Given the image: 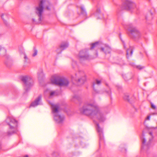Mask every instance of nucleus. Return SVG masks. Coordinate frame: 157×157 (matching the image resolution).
I'll return each mask as SVG.
<instances>
[{"mask_svg":"<svg viewBox=\"0 0 157 157\" xmlns=\"http://www.w3.org/2000/svg\"><path fill=\"white\" fill-rule=\"evenodd\" d=\"M79 110L81 113L87 116L95 117L100 122H104L106 120L105 115L94 99L85 103Z\"/></svg>","mask_w":157,"mask_h":157,"instance_id":"nucleus-1","label":"nucleus"},{"mask_svg":"<svg viewBox=\"0 0 157 157\" xmlns=\"http://www.w3.org/2000/svg\"><path fill=\"white\" fill-rule=\"evenodd\" d=\"M52 6V4L48 1L46 0H40L38 5L36 7L35 10L36 14L39 17V21H41L43 18L44 8L50 10Z\"/></svg>","mask_w":157,"mask_h":157,"instance_id":"nucleus-2","label":"nucleus"},{"mask_svg":"<svg viewBox=\"0 0 157 157\" xmlns=\"http://www.w3.org/2000/svg\"><path fill=\"white\" fill-rule=\"evenodd\" d=\"M52 112L54 115V118L57 123L62 124L63 121L64 117L59 114V106L57 104H51Z\"/></svg>","mask_w":157,"mask_h":157,"instance_id":"nucleus-3","label":"nucleus"},{"mask_svg":"<svg viewBox=\"0 0 157 157\" xmlns=\"http://www.w3.org/2000/svg\"><path fill=\"white\" fill-rule=\"evenodd\" d=\"M51 82L52 84L60 86H67L69 83L67 79L56 75L52 77Z\"/></svg>","mask_w":157,"mask_h":157,"instance_id":"nucleus-4","label":"nucleus"},{"mask_svg":"<svg viewBox=\"0 0 157 157\" xmlns=\"http://www.w3.org/2000/svg\"><path fill=\"white\" fill-rule=\"evenodd\" d=\"M127 29L130 33V36L135 41H137L141 38V33L132 24L128 25Z\"/></svg>","mask_w":157,"mask_h":157,"instance_id":"nucleus-5","label":"nucleus"},{"mask_svg":"<svg viewBox=\"0 0 157 157\" xmlns=\"http://www.w3.org/2000/svg\"><path fill=\"white\" fill-rule=\"evenodd\" d=\"M6 121L10 128V130L6 133L7 135L10 136L15 133L17 131V121L13 118L10 117H7Z\"/></svg>","mask_w":157,"mask_h":157,"instance_id":"nucleus-6","label":"nucleus"},{"mask_svg":"<svg viewBox=\"0 0 157 157\" xmlns=\"http://www.w3.org/2000/svg\"><path fill=\"white\" fill-rule=\"evenodd\" d=\"M21 80L24 84V89L25 91L27 92L33 85V80L30 77L28 76L22 77Z\"/></svg>","mask_w":157,"mask_h":157,"instance_id":"nucleus-7","label":"nucleus"},{"mask_svg":"<svg viewBox=\"0 0 157 157\" xmlns=\"http://www.w3.org/2000/svg\"><path fill=\"white\" fill-rule=\"evenodd\" d=\"M74 79L77 82L78 85L83 84L86 80L84 72L83 71H80L75 74Z\"/></svg>","mask_w":157,"mask_h":157,"instance_id":"nucleus-8","label":"nucleus"},{"mask_svg":"<svg viewBox=\"0 0 157 157\" xmlns=\"http://www.w3.org/2000/svg\"><path fill=\"white\" fill-rule=\"evenodd\" d=\"M135 3L131 0H126L123 5V8L127 10L134 9L136 7Z\"/></svg>","mask_w":157,"mask_h":157,"instance_id":"nucleus-9","label":"nucleus"},{"mask_svg":"<svg viewBox=\"0 0 157 157\" xmlns=\"http://www.w3.org/2000/svg\"><path fill=\"white\" fill-rule=\"evenodd\" d=\"M87 51V49H84L81 50L79 52L78 57L79 60L81 62L82 60H86L88 59L89 56Z\"/></svg>","mask_w":157,"mask_h":157,"instance_id":"nucleus-10","label":"nucleus"},{"mask_svg":"<svg viewBox=\"0 0 157 157\" xmlns=\"http://www.w3.org/2000/svg\"><path fill=\"white\" fill-rule=\"evenodd\" d=\"M96 128L99 134V144H100L101 143L104 142V141L103 129L101 128L100 127L98 123L96 124Z\"/></svg>","mask_w":157,"mask_h":157,"instance_id":"nucleus-11","label":"nucleus"},{"mask_svg":"<svg viewBox=\"0 0 157 157\" xmlns=\"http://www.w3.org/2000/svg\"><path fill=\"white\" fill-rule=\"evenodd\" d=\"M93 3L95 4L96 7V13H95L94 15L96 16H98L101 14V11L100 10V8L101 5L99 2V0H91Z\"/></svg>","mask_w":157,"mask_h":157,"instance_id":"nucleus-12","label":"nucleus"},{"mask_svg":"<svg viewBox=\"0 0 157 157\" xmlns=\"http://www.w3.org/2000/svg\"><path fill=\"white\" fill-rule=\"evenodd\" d=\"M68 43L67 42H64L61 43L60 46V48L56 50L57 53L58 54L61 53L62 51L68 47Z\"/></svg>","mask_w":157,"mask_h":157,"instance_id":"nucleus-13","label":"nucleus"},{"mask_svg":"<svg viewBox=\"0 0 157 157\" xmlns=\"http://www.w3.org/2000/svg\"><path fill=\"white\" fill-rule=\"evenodd\" d=\"M41 96H39L36 98L34 102H32L30 105V106L35 107L38 105L42 104L41 102Z\"/></svg>","mask_w":157,"mask_h":157,"instance_id":"nucleus-14","label":"nucleus"},{"mask_svg":"<svg viewBox=\"0 0 157 157\" xmlns=\"http://www.w3.org/2000/svg\"><path fill=\"white\" fill-rule=\"evenodd\" d=\"M101 51L104 52L105 54H106L110 52L111 49L109 46L105 45L104 47L101 48Z\"/></svg>","mask_w":157,"mask_h":157,"instance_id":"nucleus-15","label":"nucleus"},{"mask_svg":"<svg viewBox=\"0 0 157 157\" xmlns=\"http://www.w3.org/2000/svg\"><path fill=\"white\" fill-rule=\"evenodd\" d=\"M6 49L4 47L0 46V56H3L6 55Z\"/></svg>","mask_w":157,"mask_h":157,"instance_id":"nucleus-16","label":"nucleus"},{"mask_svg":"<svg viewBox=\"0 0 157 157\" xmlns=\"http://www.w3.org/2000/svg\"><path fill=\"white\" fill-rule=\"evenodd\" d=\"M142 136H143V137L141 138L142 142V145L141 147V149H144L145 147H146L147 148V145H146L145 144L146 140L145 139L144 137V135L143 133L142 134Z\"/></svg>","mask_w":157,"mask_h":157,"instance_id":"nucleus-17","label":"nucleus"},{"mask_svg":"<svg viewBox=\"0 0 157 157\" xmlns=\"http://www.w3.org/2000/svg\"><path fill=\"white\" fill-rule=\"evenodd\" d=\"M80 97L78 96L75 95L71 99V101L74 102H76L77 101H80Z\"/></svg>","mask_w":157,"mask_h":157,"instance_id":"nucleus-18","label":"nucleus"},{"mask_svg":"<svg viewBox=\"0 0 157 157\" xmlns=\"http://www.w3.org/2000/svg\"><path fill=\"white\" fill-rule=\"evenodd\" d=\"M133 50L132 48H130L127 50V58L128 59L129 56H131L133 53Z\"/></svg>","mask_w":157,"mask_h":157,"instance_id":"nucleus-19","label":"nucleus"},{"mask_svg":"<svg viewBox=\"0 0 157 157\" xmlns=\"http://www.w3.org/2000/svg\"><path fill=\"white\" fill-rule=\"evenodd\" d=\"M37 74L39 79H41L43 78L44 75L42 70H40L38 72Z\"/></svg>","mask_w":157,"mask_h":157,"instance_id":"nucleus-20","label":"nucleus"},{"mask_svg":"<svg viewBox=\"0 0 157 157\" xmlns=\"http://www.w3.org/2000/svg\"><path fill=\"white\" fill-rule=\"evenodd\" d=\"M5 64L7 67H10L13 64V62L11 60H7L5 62Z\"/></svg>","mask_w":157,"mask_h":157,"instance_id":"nucleus-21","label":"nucleus"},{"mask_svg":"<svg viewBox=\"0 0 157 157\" xmlns=\"http://www.w3.org/2000/svg\"><path fill=\"white\" fill-rule=\"evenodd\" d=\"M99 42H96L95 43L92 44L90 45V49L92 50L94 48L97 47L98 45Z\"/></svg>","mask_w":157,"mask_h":157,"instance_id":"nucleus-22","label":"nucleus"},{"mask_svg":"<svg viewBox=\"0 0 157 157\" xmlns=\"http://www.w3.org/2000/svg\"><path fill=\"white\" fill-rule=\"evenodd\" d=\"M101 83V81L100 80H98L97 79L96 80V81L93 82V87L94 89V90L95 86V85H99Z\"/></svg>","mask_w":157,"mask_h":157,"instance_id":"nucleus-23","label":"nucleus"},{"mask_svg":"<svg viewBox=\"0 0 157 157\" xmlns=\"http://www.w3.org/2000/svg\"><path fill=\"white\" fill-rule=\"evenodd\" d=\"M80 8L81 10V13L84 16H86V13L84 6H81Z\"/></svg>","mask_w":157,"mask_h":157,"instance_id":"nucleus-24","label":"nucleus"},{"mask_svg":"<svg viewBox=\"0 0 157 157\" xmlns=\"http://www.w3.org/2000/svg\"><path fill=\"white\" fill-rule=\"evenodd\" d=\"M105 92L110 97V99H112L111 97V91L109 88H108L107 90H105Z\"/></svg>","mask_w":157,"mask_h":157,"instance_id":"nucleus-25","label":"nucleus"},{"mask_svg":"<svg viewBox=\"0 0 157 157\" xmlns=\"http://www.w3.org/2000/svg\"><path fill=\"white\" fill-rule=\"evenodd\" d=\"M134 63L131 64V65L134 67H135L136 68L139 70H141L144 68V67L141 66L140 65L135 66Z\"/></svg>","mask_w":157,"mask_h":157,"instance_id":"nucleus-26","label":"nucleus"},{"mask_svg":"<svg viewBox=\"0 0 157 157\" xmlns=\"http://www.w3.org/2000/svg\"><path fill=\"white\" fill-rule=\"evenodd\" d=\"M57 95H58V94L57 93L56 91H52L50 93L49 97L52 98L53 96Z\"/></svg>","mask_w":157,"mask_h":157,"instance_id":"nucleus-27","label":"nucleus"},{"mask_svg":"<svg viewBox=\"0 0 157 157\" xmlns=\"http://www.w3.org/2000/svg\"><path fill=\"white\" fill-rule=\"evenodd\" d=\"M124 98L128 102H130V100L129 99V96L128 94L125 95L124 97Z\"/></svg>","mask_w":157,"mask_h":157,"instance_id":"nucleus-28","label":"nucleus"},{"mask_svg":"<svg viewBox=\"0 0 157 157\" xmlns=\"http://www.w3.org/2000/svg\"><path fill=\"white\" fill-rule=\"evenodd\" d=\"M37 50L35 47L33 48V53L32 55L33 57H35L37 55Z\"/></svg>","mask_w":157,"mask_h":157,"instance_id":"nucleus-29","label":"nucleus"},{"mask_svg":"<svg viewBox=\"0 0 157 157\" xmlns=\"http://www.w3.org/2000/svg\"><path fill=\"white\" fill-rule=\"evenodd\" d=\"M4 15V14H2V15H1V17L2 18V19L3 20L4 22L5 23V24L6 25H7V22L3 18V16Z\"/></svg>","mask_w":157,"mask_h":157,"instance_id":"nucleus-30","label":"nucleus"},{"mask_svg":"<svg viewBox=\"0 0 157 157\" xmlns=\"http://www.w3.org/2000/svg\"><path fill=\"white\" fill-rule=\"evenodd\" d=\"M19 52L20 53L23 54L24 55V54H25V53L24 50L23 49V48H22L21 49H20L19 50Z\"/></svg>","mask_w":157,"mask_h":157,"instance_id":"nucleus-31","label":"nucleus"},{"mask_svg":"<svg viewBox=\"0 0 157 157\" xmlns=\"http://www.w3.org/2000/svg\"><path fill=\"white\" fill-rule=\"evenodd\" d=\"M24 59H25V60H24V61L26 62V59H28V58H27L26 55L25 54H24Z\"/></svg>","mask_w":157,"mask_h":157,"instance_id":"nucleus-32","label":"nucleus"},{"mask_svg":"<svg viewBox=\"0 0 157 157\" xmlns=\"http://www.w3.org/2000/svg\"><path fill=\"white\" fill-rule=\"evenodd\" d=\"M151 107L153 109H155L156 108V106L153 104H151Z\"/></svg>","mask_w":157,"mask_h":157,"instance_id":"nucleus-33","label":"nucleus"},{"mask_svg":"<svg viewBox=\"0 0 157 157\" xmlns=\"http://www.w3.org/2000/svg\"><path fill=\"white\" fill-rule=\"evenodd\" d=\"M140 55L141 58H142L143 57V55L142 52H140Z\"/></svg>","mask_w":157,"mask_h":157,"instance_id":"nucleus-34","label":"nucleus"},{"mask_svg":"<svg viewBox=\"0 0 157 157\" xmlns=\"http://www.w3.org/2000/svg\"><path fill=\"white\" fill-rule=\"evenodd\" d=\"M150 116H147V119L148 120H150Z\"/></svg>","mask_w":157,"mask_h":157,"instance_id":"nucleus-35","label":"nucleus"},{"mask_svg":"<svg viewBox=\"0 0 157 157\" xmlns=\"http://www.w3.org/2000/svg\"><path fill=\"white\" fill-rule=\"evenodd\" d=\"M145 18L146 20H147V19H149V18H148L147 16H146L145 17Z\"/></svg>","mask_w":157,"mask_h":157,"instance_id":"nucleus-36","label":"nucleus"},{"mask_svg":"<svg viewBox=\"0 0 157 157\" xmlns=\"http://www.w3.org/2000/svg\"><path fill=\"white\" fill-rule=\"evenodd\" d=\"M32 21L33 23L34 22H35V20L34 19H32Z\"/></svg>","mask_w":157,"mask_h":157,"instance_id":"nucleus-37","label":"nucleus"},{"mask_svg":"<svg viewBox=\"0 0 157 157\" xmlns=\"http://www.w3.org/2000/svg\"><path fill=\"white\" fill-rule=\"evenodd\" d=\"M157 114L156 113H153L152 114V115H155V114Z\"/></svg>","mask_w":157,"mask_h":157,"instance_id":"nucleus-38","label":"nucleus"},{"mask_svg":"<svg viewBox=\"0 0 157 157\" xmlns=\"http://www.w3.org/2000/svg\"><path fill=\"white\" fill-rule=\"evenodd\" d=\"M149 134H150L151 135H152V132H150L149 133Z\"/></svg>","mask_w":157,"mask_h":157,"instance_id":"nucleus-39","label":"nucleus"},{"mask_svg":"<svg viewBox=\"0 0 157 157\" xmlns=\"http://www.w3.org/2000/svg\"><path fill=\"white\" fill-rule=\"evenodd\" d=\"M151 139H149V143L151 142Z\"/></svg>","mask_w":157,"mask_h":157,"instance_id":"nucleus-40","label":"nucleus"},{"mask_svg":"<svg viewBox=\"0 0 157 157\" xmlns=\"http://www.w3.org/2000/svg\"><path fill=\"white\" fill-rule=\"evenodd\" d=\"M150 15H152V13H150Z\"/></svg>","mask_w":157,"mask_h":157,"instance_id":"nucleus-41","label":"nucleus"},{"mask_svg":"<svg viewBox=\"0 0 157 157\" xmlns=\"http://www.w3.org/2000/svg\"><path fill=\"white\" fill-rule=\"evenodd\" d=\"M124 48H125V45H124Z\"/></svg>","mask_w":157,"mask_h":157,"instance_id":"nucleus-42","label":"nucleus"}]
</instances>
